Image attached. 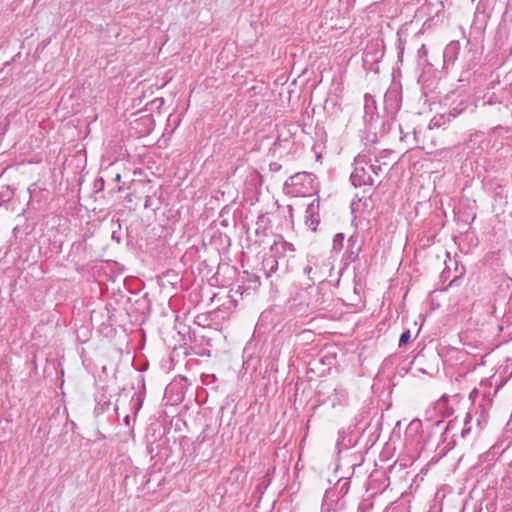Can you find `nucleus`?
<instances>
[{
    "label": "nucleus",
    "instance_id": "obj_13",
    "mask_svg": "<svg viewBox=\"0 0 512 512\" xmlns=\"http://www.w3.org/2000/svg\"><path fill=\"white\" fill-rule=\"evenodd\" d=\"M454 264H455V272L457 274L449 282L448 287L459 285L460 280L463 278V276L465 274V268L463 266L459 269L456 261H454Z\"/></svg>",
    "mask_w": 512,
    "mask_h": 512
},
{
    "label": "nucleus",
    "instance_id": "obj_1",
    "mask_svg": "<svg viewBox=\"0 0 512 512\" xmlns=\"http://www.w3.org/2000/svg\"><path fill=\"white\" fill-rule=\"evenodd\" d=\"M486 423V416L478 408L468 411L463 420L460 436L463 439H472L479 435Z\"/></svg>",
    "mask_w": 512,
    "mask_h": 512
},
{
    "label": "nucleus",
    "instance_id": "obj_5",
    "mask_svg": "<svg viewBox=\"0 0 512 512\" xmlns=\"http://www.w3.org/2000/svg\"><path fill=\"white\" fill-rule=\"evenodd\" d=\"M401 107V97L395 90L388 91L384 96V108L389 118L394 119Z\"/></svg>",
    "mask_w": 512,
    "mask_h": 512
},
{
    "label": "nucleus",
    "instance_id": "obj_23",
    "mask_svg": "<svg viewBox=\"0 0 512 512\" xmlns=\"http://www.w3.org/2000/svg\"><path fill=\"white\" fill-rule=\"evenodd\" d=\"M313 268L311 266H307L304 268V272L310 277V273L312 272Z\"/></svg>",
    "mask_w": 512,
    "mask_h": 512
},
{
    "label": "nucleus",
    "instance_id": "obj_29",
    "mask_svg": "<svg viewBox=\"0 0 512 512\" xmlns=\"http://www.w3.org/2000/svg\"><path fill=\"white\" fill-rule=\"evenodd\" d=\"M399 48H400V53L402 54L403 53V47H402V39H399Z\"/></svg>",
    "mask_w": 512,
    "mask_h": 512
},
{
    "label": "nucleus",
    "instance_id": "obj_18",
    "mask_svg": "<svg viewBox=\"0 0 512 512\" xmlns=\"http://www.w3.org/2000/svg\"><path fill=\"white\" fill-rule=\"evenodd\" d=\"M459 105L461 106L459 109L455 107L449 111V113L447 114L448 121H450L452 118H455L457 115H459L464 110L463 104L460 103Z\"/></svg>",
    "mask_w": 512,
    "mask_h": 512
},
{
    "label": "nucleus",
    "instance_id": "obj_19",
    "mask_svg": "<svg viewBox=\"0 0 512 512\" xmlns=\"http://www.w3.org/2000/svg\"><path fill=\"white\" fill-rule=\"evenodd\" d=\"M393 120L394 119L389 118L387 121L383 122L382 130H381L382 134H386V133H388L391 130V126H392V121Z\"/></svg>",
    "mask_w": 512,
    "mask_h": 512
},
{
    "label": "nucleus",
    "instance_id": "obj_21",
    "mask_svg": "<svg viewBox=\"0 0 512 512\" xmlns=\"http://www.w3.org/2000/svg\"><path fill=\"white\" fill-rule=\"evenodd\" d=\"M368 168L375 174L378 175L381 172V166L376 164H369Z\"/></svg>",
    "mask_w": 512,
    "mask_h": 512
},
{
    "label": "nucleus",
    "instance_id": "obj_20",
    "mask_svg": "<svg viewBox=\"0 0 512 512\" xmlns=\"http://www.w3.org/2000/svg\"><path fill=\"white\" fill-rule=\"evenodd\" d=\"M417 54L420 59H423L427 56V49L424 44H422L421 47L418 49Z\"/></svg>",
    "mask_w": 512,
    "mask_h": 512
},
{
    "label": "nucleus",
    "instance_id": "obj_7",
    "mask_svg": "<svg viewBox=\"0 0 512 512\" xmlns=\"http://www.w3.org/2000/svg\"><path fill=\"white\" fill-rule=\"evenodd\" d=\"M328 401L333 408L346 405L348 402L347 390L342 386L335 387L333 392L328 396Z\"/></svg>",
    "mask_w": 512,
    "mask_h": 512
},
{
    "label": "nucleus",
    "instance_id": "obj_2",
    "mask_svg": "<svg viewBox=\"0 0 512 512\" xmlns=\"http://www.w3.org/2000/svg\"><path fill=\"white\" fill-rule=\"evenodd\" d=\"M368 162H370V160H368L367 156L364 154H359L355 157L354 170L350 175V181L354 187L373 185L374 180L365 167L368 165Z\"/></svg>",
    "mask_w": 512,
    "mask_h": 512
},
{
    "label": "nucleus",
    "instance_id": "obj_17",
    "mask_svg": "<svg viewBox=\"0 0 512 512\" xmlns=\"http://www.w3.org/2000/svg\"><path fill=\"white\" fill-rule=\"evenodd\" d=\"M411 339V331L410 329H406L402 332V334L400 335V338H399V347L401 348L402 346L406 345L409 343Z\"/></svg>",
    "mask_w": 512,
    "mask_h": 512
},
{
    "label": "nucleus",
    "instance_id": "obj_22",
    "mask_svg": "<svg viewBox=\"0 0 512 512\" xmlns=\"http://www.w3.org/2000/svg\"><path fill=\"white\" fill-rule=\"evenodd\" d=\"M450 267L446 264V268L441 273V279L446 280L450 275Z\"/></svg>",
    "mask_w": 512,
    "mask_h": 512
},
{
    "label": "nucleus",
    "instance_id": "obj_12",
    "mask_svg": "<svg viewBox=\"0 0 512 512\" xmlns=\"http://www.w3.org/2000/svg\"><path fill=\"white\" fill-rule=\"evenodd\" d=\"M278 266V256L272 253L270 257H267L263 261V267L268 269V273H266L267 277L270 276L271 273L275 272Z\"/></svg>",
    "mask_w": 512,
    "mask_h": 512
},
{
    "label": "nucleus",
    "instance_id": "obj_24",
    "mask_svg": "<svg viewBox=\"0 0 512 512\" xmlns=\"http://www.w3.org/2000/svg\"><path fill=\"white\" fill-rule=\"evenodd\" d=\"M370 47L367 48V50L365 51L364 53V61L366 62L368 60V57L370 55V51H369Z\"/></svg>",
    "mask_w": 512,
    "mask_h": 512
},
{
    "label": "nucleus",
    "instance_id": "obj_8",
    "mask_svg": "<svg viewBox=\"0 0 512 512\" xmlns=\"http://www.w3.org/2000/svg\"><path fill=\"white\" fill-rule=\"evenodd\" d=\"M294 251V247L291 243L285 241L282 237H279L274 241L271 246V252L280 257H284L287 252L292 253Z\"/></svg>",
    "mask_w": 512,
    "mask_h": 512
},
{
    "label": "nucleus",
    "instance_id": "obj_16",
    "mask_svg": "<svg viewBox=\"0 0 512 512\" xmlns=\"http://www.w3.org/2000/svg\"><path fill=\"white\" fill-rule=\"evenodd\" d=\"M445 117L446 116L444 114L434 116L430 121L429 128L432 129L435 127H440L442 124L445 123Z\"/></svg>",
    "mask_w": 512,
    "mask_h": 512
},
{
    "label": "nucleus",
    "instance_id": "obj_14",
    "mask_svg": "<svg viewBox=\"0 0 512 512\" xmlns=\"http://www.w3.org/2000/svg\"><path fill=\"white\" fill-rule=\"evenodd\" d=\"M344 243V234L337 233L333 237V250L336 252H340L343 248Z\"/></svg>",
    "mask_w": 512,
    "mask_h": 512
},
{
    "label": "nucleus",
    "instance_id": "obj_9",
    "mask_svg": "<svg viewBox=\"0 0 512 512\" xmlns=\"http://www.w3.org/2000/svg\"><path fill=\"white\" fill-rule=\"evenodd\" d=\"M357 239L354 236L349 237L347 241V250L344 254V259L347 262H354L358 259L360 247L356 246Z\"/></svg>",
    "mask_w": 512,
    "mask_h": 512
},
{
    "label": "nucleus",
    "instance_id": "obj_3",
    "mask_svg": "<svg viewBox=\"0 0 512 512\" xmlns=\"http://www.w3.org/2000/svg\"><path fill=\"white\" fill-rule=\"evenodd\" d=\"M343 498L334 488L327 489L323 497L321 512H340L345 507Z\"/></svg>",
    "mask_w": 512,
    "mask_h": 512
},
{
    "label": "nucleus",
    "instance_id": "obj_6",
    "mask_svg": "<svg viewBox=\"0 0 512 512\" xmlns=\"http://www.w3.org/2000/svg\"><path fill=\"white\" fill-rule=\"evenodd\" d=\"M461 46L459 41H451L448 43L443 51L444 65H453L458 58Z\"/></svg>",
    "mask_w": 512,
    "mask_h": 512
},
{
    "label": "nucleus",
    "instance_id": "obj_10",
    "mask_svg": "<svg viewBox=\"0 0 512 512\" xmlns=\"http://www.w3.org/2000/svg\"><path fill=\"white\" fill-rule=\"evenodd\" d=\"M364 100L365 117H370V120H372L376 112V101L370 94H365Z\"/></svg>",
    "mask_w": 512,
    "mask_h": 512
},
{
    "label": "nucleus",
    "instance_id": "obj_30",
    "mask_svg": "<svg viewBox=\"0 0 512 512\" xmlns=\"http://www.w3.org/2000/svg\"><path fill=\"white\" fill-rule=\"evenodd\" d=\"M120 180H121V174L117 173L115 178H114V181H120Z\"/></svg>",
    "mask_w": 512,
    "mask_h": 512
},
{
    "label": "nucleus",
    "instance_id": "obj_33",
    "mask_svg": "<svg viewBox=\"0 0 512 512\" xmlns=\"http://www.w3.org/2000/svg\"><path fill=\"white\" fill-rule=\"evenodd\" d=\"M408 134H405L404 137H401V140H404V138H407Z\"/></svg>",
    "mask_w": 512,
    "mask_h": 512
},
{
    "label": "nucleus",
    "instance_id": "obj_28",
    "mask_svg": "<svg viewBox=\"0 0 512 512\" xmlns=\"http://www.w3.org/2000/svg\"><path fill=\"white\" fill-rule=\"evenodd\" d=\"M356 200L361 201V198L358 196V194L355 195L354 200L352 202V206H354Z\"/></svg>",
    "mask_w": 512,
    "mask_h": 512
},
{
    "label": "nucleus",
    "instance_id": "obj_4",
    "mask_svg": "<svg viewBox=\"0 0 512 512\" xmlns=\"http://www.w3.org/2000/svg\"><path fill=\"white\" fill-rule=\"evenodd\" d=\"M319 208L320 200L317 197L311 201L305 211V223L312 231H316L320 223Z\"/></svg>",
    "mask_w": 512,
    "mask_h": 512
},
{
    "label": "nucleus",
    "instance_id": "obj_11",
    "mask_svg": "<svg viewBox=\"0 0 512 512\" xmlns=\"http://www.w3.org/2000/svg\"><path fill=\"white\" fill-rule=\"evenodd\" d=\"M334 490L344 497L350 489V480L348 478H340L332 487Z\"/></svg>",
    "mask_w": 512,
    "mask_h": 512
},
{
    "label": "nucleus",
    "instance_id": "obj_32",
    "mask_svg": "<svg viewBox=\"0 0 512 512\" xmlns=\"http://www.w3.org/2000/svg\"><path fill=\"white\" fill-rule=\"evenodd\" d=\"M408 134H405L404 137H401V140H404V138H407Z\"/></svg>",
    "mask_w": 512,
    "mask_h": 512
},
{
    "label": "nucleus",
    "instance_id": "obj_31",
    "mask_svg": "<svg viewBox=\"0 0 512 512\" xmlns=\"http://www.w3.org/2000/svg\"><path fill=\"white\" fill-rule=\"evenodd\" d=\"M408 134H405L404 137H401V140H404V138H407Z\"/></svg>",
    "mask_w": 512,
    "mask_h": 512
},
{
    "label": "nucleus",
    "instance_id": "obj_25",
    "mask_svg": "<svg viewBox=\"0 0 512 512\" xmlns=\"http://www.w3.org/2000/svg\"><path fill=\"white\" fill-rule=\"evenodd\" d=\"M136 401H137V403H136V406H137L136 410H139L141 405H142V400L139 397H137Z\"/></svg>",
    "mask_w": 512,
    "mask_h": 512
},
{
    "label": "nucleus",
    "instance_id": "obj_27",
    "mask_svg": "<svg viewBox=\"0 0 512 512\" xmlns=\"http://www.w3.org/2000/svg\"><path fill=\"white\" fill-rule=\"evenodd\" d=\"M124 422L126 425H129L130 424V416L129 415H126L125 418H124Z\"/></svg>",
    "mask_w": 512,
    "mask_h": 512
},
{
    "label": "nucleus",
    "instance_id": "obj_26",
    "mask_svg": "<svg viewBox=\"0 0 512 512\" xmlns=\"http://www.w3.org/2000/svg\"><path fill=\"white\" fill-rule=\"evenodd\" d=\"M454 426H455V420H454V421H450V422H449V424H448V426H447V430H449V429H453V428H454Z\"/></svg>",
    "mask_w": 512,
    "mask_h": 512
},
{
    "label": "nucleus",
    "instance_id": "obj_15",
    "mask_svg": "<svg viewBox=\"0 0 512 512\" xmlns=\"http://www.w3.org/2000/svg\"><path fill=\"white\" fill-rule=\"evenodd\" d=\"M306 174L303 173V174H300V173H297L291 177H289L286 182H285V188H288L289 186H294V185H297L303 177H305Z\"/></svg>",
    "mask_w": 512,
    "mask_h": 512
}]
</instances>
